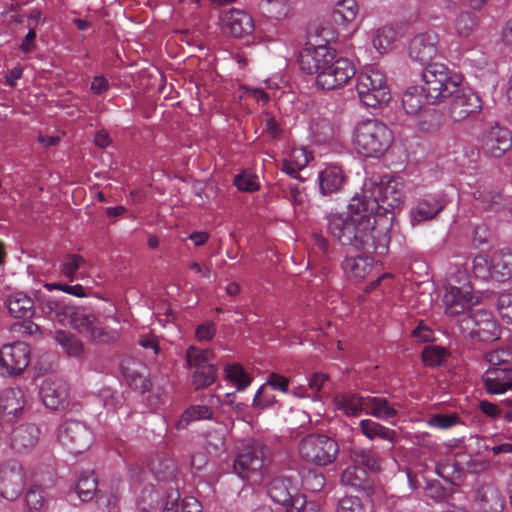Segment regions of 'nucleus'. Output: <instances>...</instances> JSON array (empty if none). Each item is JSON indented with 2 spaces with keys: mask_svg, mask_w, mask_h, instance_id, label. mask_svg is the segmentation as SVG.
Here are the masks:
<instances>
[{
  "mask_svg": "<svg viewBox=\"0 0 512 512\" xmlns=\"http://www.w3.org/2000/svg\"><path fill=\"white\" fill-rule=\"evenodd\" d=\"M459 329L464 338L472 343H490L500 338V326L494 315L483 309L469 310L459 320Z\"/></svg>",
  "mask_w": 512,
  "mask_h": 512,
  "instance_id": "obj_7",
  "label": "nucleus"
},
{
  "mask_svg": "<svg viewBox=\"0 0 512 512\" xmlns=\"http://www.w3.org/2000/svg\"><path fill=\"white\" fill-rule=\"evenodd\" d=\"M477 505L482 512H502L504 498L497 487L491 484L483 485L477 491Z\"/></svg>",
  "mask_w": 512,
  "mask_h": 512,
  "instance_id": "obj_29",
  "label": "nucleus"
},
{
  "mask_svg": "<svg viewBox=\"0 0 512 512\" xmlns=\"http://www.w3.org/2000/svg\"><path fill=\"white\" fill-rule=\"evenodd\" d=\"M422 80L425 99L430 104L454 95L462 82L461 77L452 75L448 67L440 63L427 65L422 72Z\"/></svg>",
  "mask_w": 512,
  "mask_h": 512,
  "instance_id": "obj_5",
  "label": "nucleus"
},
{
  "mask_svg": "<svg viewBox=\"0 0 512 512\" xmlns=\"http://www.w3.org/2000/svg\"><path fill=\"white\" fill-rule=\"evenodd\" d=\"M336 512H367L362 500L356 496H345L337 505Z\"/></svg>",
  "mask_w": 512,
  "mask_h": 512,
  "instance_id": "obj_58",
  "label": "nucleus"
},
{
  "mask_svg": "<svg viewBox=\"0 0 512 512\" xmlns=\"http://www.w3.org/2000/svg\"><path fill=\"white\" fill-rule=\"evenodd\" d=\"M354 197L363 199V206L372 216H386L394 214V210L403 203V185L396 179L381 180L379 183L369 181L364 185L363 194Z\"/></svg>",
  "mask_w": 512,
  "mask_h": 512,
  "instance_id": "obj_4",
  "label": "nucleus"
},
{
  "mask_svg": "<svg viewBox=\"0 0 512 512\" xmlns=\"http://www.w3.org/2000/svg\"><path fill=\"white\" fill-rule=\"evenodd\" d=\"M488 394L499 395L512 390V368L490 367L482 376Z\"/></svg>",
  "mask_w": 512,
  "mask_h": 512,
  "instance_id": "obj_22",
  "label": "nucleus"
},
{
  "mask_svg": "<svg viewBox=\"0 0 512 512\" xmlns=\"http://www.w3.org/2000/svg\"><path fill=\"white\" fill-rule=\"evenodd\" d=\"M472 291L471 284H464V286H447L443 295L446 315L455 317L472 310L470 308L473 301Z\"/></svg>",
  "mask_w": 512,
  "mask_h": 512,
  "instance_id": "obj_16",
  "label": "nucleus"
},
{
  "mask_svg": "<svg viewBox=\"0 0 512 512\" xmlns=\"http://www.w3.org/2000/svg\"><path fill=\"white\" fill-rule=\"evenodd\" d=\"M477 24V16L471 12L465 11L460 13L456 18L454 28L459 37L469 38L475 31Z\"/></svg>",
  "mask_w": 512,
  "mask_h": 512,
  "instance_id": "obj_49",
  "label": "nucleus"
},
{
  "mask_svg": "<svg viewBox=\"0 0 512 512\" xmlns=\"http://www.w3.org/2000/svg\"><path fill=\"white\" fill-rule=\"evenodd\" d=\"M445 356V350L439 346H428L422 352L423 362L431 367L441 365Z\"/></svg>",
  "mask_w": 512,
  "mask_h": 512,
  "instance_id": "obj_56",
  "label": "nucleus"
},
{
  "mask_svg": "<svg viewBox=\"0 0 512 512\" xmlns=\"http://www.w3.org/2000/svg\"><path fill=\"white\" fill-rule=\"evenodd\" d=\"M492 279L505 282L512 277V251L499 250L491 257Z\"/></svg>",
  "mask_w": 512,
  "mask_h": 512,
  "instance_id": "obj_33",
  "label": "nucleus"
},
{
  "mask_svg": "<svg viewBox=\"0 0 512 512\" xmlns=\"http://www.w3.org/2000/svg\"><path fill=\"white\" fill-rule=\"evenodd\" d=\"M312 159V154L304 147L291 149L288 158L283 160L282 171L293 178L301 180L299 171L303 170Z\"/></svg>",
  "mask_w": 512,
  "mask_h": 512,
  "instance_id": "obj_32",
  "label": "nucleus"
},
{
  "mask_svg": "<svg viewBox=\"0 0 512 512\" xmlns=\"http://www.w3.org/2000/svg\"><path fill=\"white\" fill-rule=\"evenodd\" d=\"M268 495L277 504L285 506L286 512L295 508V500L298 497H305L299 494L292 485L289 477L278 476L273 478L268 485Z\"/></svg>",
  "mask_w": 512,
  "mask_h": 512,
  "instance_id": "obj_19",
  "label": "nucleus"
},
{
  "mask_svg": "<svg viewBox=\"0 0 512 512\" xmlns=\"http://www.w3.org/2000/svg\"><path fill=\"white\" fill-rule=\"evenodd\" d=\"M187 363L190 368L196 369L201 366H213L210 363L214 358L212 349H200L195 346L188 348L186 352Z\"/></svg>",
  "mask_w": 512,
  "mask_h": 512,
  "instance_id": "obj_47",
  "label": "nucleus"
},
{
  "mask_svg": "<svg viewBox=\"0 0 512 512\" xmlns=\"http://www.w3.org/2000/svg\"><path fill=\"white\" fill-rule=\"evenodd\" d=\"M40 396L46 408L64 409L68 405V384L63 379L46 378L41 384Z\"/></svg>",
  "mask_w": 512,
  "mask_h": 512,
  "instance_id": "obj_17",
  "label": "nucleus"
},
{
  "mask_svg": "<svg viewBox=\"0 0 512 512\" xmlns=\"http://www.w3.org/2000/svg\"><path fill=\"white\" fill-rule=\"evenodd\" d=\"M368 473L365 468L358 465L347 467L341 474V482L353 488H366Z\"/></svg>",
  "mask_w": 512,
  "mask_h": 512,
  "instance_id": "obj_42",
  "label": "nucleus"
},
{
  "mask_svg": "<svg viewBox=\"0 0 512 512\" xmlns=\"http://www.w3.org/2000/svg\"><path fill=\"white\" fill-rule=\"evenodd\" d=\"M130 365L141 366L139 363L136 362H128L127 364L123 363L121 365L122 374L128 385L134 390L140 391L142 394L150 392V380L142 373H140L137 369L131 367Z\"/></svg>",
  "mask_w": 512,
  "mask_h": 512,
  "instance_id": "obj_37",
  "label": "nucleus"
},
{
  "mask_svg": "<svg viewBox=\"0 0 512 512\" xmlns=\"http://www.w3.org/2000/svg\"><path fill=\"white\" fill-rule=\"evenodd\" d=\"M9 313L14 318L30 319L35 314L34 300L24 292H14L6 300Z\"/></svg>",
  "mask_w": 512,
  "mask_h": 512,
  "instance_id": "obj_30",
  "label": "nucleus"
},
{
  "mask_svg": "<svg viewBox=\"0 0 512 512\" xmlns=\"http://www.w3.org/2000/svg\"><path fill=\"white\" fill-rule=\"evenodd\" d=\"M448 107V117L453 123H461L478 115L483 108L480 96L469 88L458 87V91L451 96Z\"/></svg>",
  "mask_w": 512,
  "mask_h": 512,
  "instance_id": "obj_12",
  "label": "nucleus"
},
{
  "mask_svg": "<svg viewBox=\"0 0 512 512\" xmlns=\"http://www.w3.org/2000/svg\"><path fill=\"white\" fill-rule=\"evenodd\" d=\"M298 61L301 70L316 75L317 87L327 91L345 86L355 75L353 63L336 58V50L327 45L303 49Z\"/></svg>",
  "mask_w": 512,
  "mask_h": 512,
  "instance_id": "obj_2",
  "label": "nucleus"
},
{
  "mask_svg": "<svg viewBox=\"0 0 512 512\" xmlns=\"http://www.w3.org/2000/svg\"><path fill=\"white\" fill-rule=\"evenodd\" d=\"M376 419L389 421L398 416L396 405L384 396H366V413Z\"/></svg>",
  "mask_w": 512,
  "mask_h": 512,
  "instance_id": "obj_31",
  "label": "nucleus"
},
{
  "mask_svg": "<svg viewBox=\"0 0 512 512\" xmlns=\"http://www.w3.org/2000/svg\"><path fill=\"white\" fill-rule=\"evenodd\" d=\"M268 461L269 448L260 441H252L239 449L233 469L240 478L256 482L261 480Z\"/></svg>",
  "mask_w": 512,
  "mask_h": 512,
  "instance_id": "obj_8",
  "label": "nucleus"
},
{
  "mask_svg": "<svg viewBox=\"0 0 512 512\" xmlns=\"http://www.w3.org/2000/svg\"><path fill=\"white\" fill-rule=\"evenodd\" d=\"M318 180L322 194L328 195L342 190L346 175L341 167L330 165L319 173Z\"/></svg>",
  "mask_w": 512,
  "mask_h": 512,
  "instance_id": "obj_28",
  "label": "nucleus"
},
{
  "mask_svg": "<svg viewBox=\"0 0 512 512\" xmlns=\"http://www.w3.org/2000/svg\"><path fill=\"white\" fill-rule=\"evenodd\" d=\"M86 334L94 342L102 344L113 342L117 337L116 332L107 330L98 318H96Z\"/></svg>",
  "mask_w": 512,
  "mask_h": 512,
  "instance_id": "obj_53",
  "label": "nucleus"
},
{
  "mask_svg": "<svg viewBox=\"0 0 512 512\" xmlns=\"http://www.w3.org/2000/svg\"><path fill=\"white\" fill-rule=\"evenodd\" d=\"M423 87L410 86L402 95V106L407 114H416L424 106L426 99Z\"/></svg>",
  "mask_w": 512,
  "mask_h": 512,
  "instance_id": "obj_39",
  "label": "nucleus"
},
{
  "mask_svg": "<svg viewBox=\"0 0 512 512\" xmlns=\"http://www.w3.org/2000/svg\"><path fill=\"white\" fill-rule=\"evenodd\" d=\"M223 26L235 38L251 35L255 29L253 18L244 10L230 9L222 14Z\"/></svg>",
  "mask_w": 512,
  "mask_h": 512,
  "instance_id": "obj_21",
  "label": "nucleus"
},
{
  "mask_svg": "<svg viewBox=\"0 0 512 512\" xmlns=\"http://www.w3.org/2000/svg\"><path fill=\"white\" fill-rule=\"evenodd\" d=\"M166 493L151 484L143 487L136 502L138 510L155 512L165 500Z\"/></svg>",
  "mask_w": 512,
  "mask_h": 512,
  "instance_id": "obj_35",
  "label": "nucleus"
},
{
  "mask_svg": "<svg viewBox=\"0 0 512 512\" xmlns=\"http://www.w3.org/2000/svg\"><path fill=\"white\" fill-rule=\"evenodd\" d=\"M148 468L151 473L161 481H166L172 478L176 471L175 462L165 455L154 456L150 460Z\"/></svg>",
  "mask_w": 512,
  "mask_h": 512,
  "instance_id": "obj_38",
  "label": "nucleus"
},
{
  "mask_svg": "<svg viewBox=\"0 0 512 512\" xmlns=\"http://www.w3.org/2000/svg\"><path fill=\"white\" fill-rule=\"evenodd\" d=\"M497 308L500 316L507 323H512V294L502 293L500 294L497 302Z\"/></svg>",
  "mask_w": 512,
  "mask_h": 512,
  "instance_id": "obj_61",
  "label": "nucleus"
},
{
  "mask_svg": "<svg viewBox=\"0 0 512 512\" xmlns=\"http://www.w3.org/2000/svg\"><path fill=\"white\" fill-rule=\"evenodd\" d=\"M394 141L392 130L377 119L359 122L353 133V145L356 152L366 158H380Z\"/></svg>",
  "mask_w": 512,
  "mask_h": 512,
  "instance_id": "obj_3",
  "label": "nucleus"
},
{
  "mask_svg": "<svg viewBox=\"0 0 512 512\" xmlns=\"http://www.w3.org/2000/svg\"><path fill=\"white\" fill-rule=\"evenodd\" d=\"M358 14V4L355 0H341L333 10V19L336 23L347 24L352 22Z\"/></svg>",
  "mask_w": 512,
  "mask_h": 512,
  "instance_id": "obj_41",
  "label": "nucleus"
},
{
  "mask_svg": "<svg viewBox=\"0 0 512 512\" xmlns=\"http://www.w3.org/2000/svg\"><path fill=\"white\" fill-rule=\"evenodd\" d=\"M338 443L324 434H309L298 444V453L302 460L326 466L333 463L338 455Z\"/></svg>",
  "mask_w": 512,
  "mask_h": 512,
  "instance_id": "obj_9",
  "label": "nucleus"
},
{
  "mask_svg": "<svg viewBox=\"0 0 512 512\" xmlns=\"http://www.w3.org/2000/svg\"><path fill=\"white\" fill-rule=\"evenodd\" d=\"M472 270L475 276L478 278H492L491 259L489 260L486 255L481 254L475 256L473 259Z\"/></svg>",
  "mask_w": 512,
  "mask_h": 512,
  "instance_id": "obj_57",
  "label": "nucleus"
},
{
  "mask_svg": "<svg viewBox=\"0 0 512 512\" xmlns=\"http://www.w3.org/2000/svg\"><path fill=\"white\" fill-rule=\"evenodd\" d=\"M511 147L512 133L508 128L494 123L484 131L481 139V148L484 154L499 158Z\"/></svg>",
  "mask_w": 512,
  "mask_h": 512,
  "instance_id": "obj_15",
  "label": "nucleus"
},
{
  "mask_svg": "<svg viewBox=\"0 0 512 512\" xmlns=\"http://www.w3.org/2000/svg\"><path fill=\"white\" fill-rule=\"evenodd\" d=\"M226 377L237 387L238 390L246 389L250 383L251 378L239 364L226 365Z\"/></svg>",
  "mask_w": 512,
  "mask_h": 512,
  "instance_id": "obj_52",
  "label": "nucleus"
},
{
  "mask_svg": "<svg viewBox=\"0 0 512 512\" xmlns=\"http://www.w3.org/2000/svg\"><path fill=\"white\" fill-rule=\"evenodd\" d=\"M356 91L361 103L370 108L381 107L391 99L385 73L374 66L367 67L358 75Z\"/></svg>",
  "mask_w": 512,
  "mask_h": 512,
  "instance_id": "obj_6",
  "label": "nucleus"
},
{
  "mask_svg": "<svg viewBox=\"0 0 512 512\" xmlns=\"http://www.w3.org/2000/svg\"><path fill=\"white\" fill-rule=\"evenodd\" d=\"M490 466V460L482 455H474L467 461V469L470 473L479 474L487 470Z\"/></svg>",
  "mask_w": 512,
  "mask_h": 512,
  "instance_id": "obj_62",
  "label": "nucleus"
},
{
  "mask_svg": "<svg viewBox=\"0 0 512 512\" xmlns=\"http://www.w3.org/2000/svg\"><path fill=\"white\" fill-rule=\"evenodd\" d=\"M484 359L491 367H501L512 361V348L507 346L491 350L485 353Z\"/></svg>",
  "mask_w": 512,
  "mask_h": 512,
  "instance_id": "obj_54",
  "label": "nucleus"
},
{
  "mask_svg": "<svg viewBox=\"0 0 512 512\" xmlns=\"http://www.w3.org/2000/svg\"><path fill=\"white\" fill-rule=\"evenodd\" d=\"M263 8L268 17L284 20L292 14L291 0H265Z\"/></svg>",
  "mask_w": 512,
  "mask_h": 512,
  "instance_id": "obj_45",
  "label": "nucleus"
},
{
  "mask_svg": "<svg viewBox=\"0 0 512 512\" xmlns=\"http://www.w3.org/2000/svg\"><path fill=\"white\" fill-rule=\"evenodd\" d=\"M376 262L370 256L346 257L342 263L343 270L348 278L362 281L374 269Z\"/></svg>",
  "mask_w": 512,
  "mask_h": 512,
  "instance_id": "obj_27",
  "label": "nucleus"
},
{
  "mask_svg": "<svg viewBox=\"0 0 512 512\" xmlns=\"http://www.w3.org/2000/svg\"><path fill=\"white\" fill-rule=\"evenodd\" d=\"M350 457L355 465L368 468L371 471H377L380 469L379 458L369 449L355 448L351 450Z\"/></svg>",
  "mask_w": 512,
  "mask_h": 512,
  "instance_id": "obj_44",
  "label": "nucleus"
},
{
  "mask_svg": "<svg viewBox=\"0 0 512 512\" xmlns=\"http://www.w3.org/2000/svg\"><path fill=\"white\" fill-rule=\"evenodd\" d=\"M460 422L459 416L452 414H435L428 420V425L439 429H449Z\"/></svg>",
  "mask_w": 512,
  "mask_h": 512,
  "instance_id": "obj_59",
  "label": "nucleus"
},
{
  "mask_svg": "<svg viewBox=\"0 0 512 512\" xmlns=\"http://www.w3.org/2000/svg\"><path fill=\"white\" fill-rule=\"evenodd\" d=\"M56 340L67 353L68 356L77 357L84 352V345L81 340L68 331H58Z\"/></svg>",
  "mask_w": 512,
  "mask_h": 512,
  "instance_id": "obj_43",
  "label": "nucleus"
},
{
  "mask_svg": "<svg viewBox=\"0 0 512 512\" xmlns=\"http://www.w3.org/2000/svg\"><path fill=\"white\" fill-rule=\"evenodd\" d=\"M375 223L374 217L363 206L362 198L353 197L347 212H331L327 216L328 232L341 245L384 254L388 237L375 228Z\"/></svg>",
  "mask_w": 512,
  "mask_h": 512,
  "instance_id": "obj_1",
  "label": "nucleus"
},
{
  "mask_svg": "<svg viewBox=\"0 0 512 512\" xmlns=\"http://www.w3.org/2000/svg\"><path fill=\"white\" fill-rule=\"evenodd\" d=\"M474 199L481 209L489 213L502 214L506 212L509 198L501 192L486 186L478 187L473 193Z\"/></svg>",
  "mask_w": 512,
  "mask_h": 512,
  "instance_id": "obj_25",
  "label": "nucleus"
},
{
  "mask_svg": "<svg viewBox=\"0 0 512 512\" xmlns=\"http://www.w3.org/2000/svg\"><path fill=\"white\" fill-rule=\"evenodd\" d=\"M30 362V348L25 342L17 341L0 348V375L18 376Z\"/></svg>",
  "mask_w": 512,
  "mask_h": 512,
  "instance_id": "obj_13",
  "label": "nucleus"
},
{
  "mask_svg": "<svg viewBox=\"0 0 512 512\" xmlns=\"http://www.w3.org/2000/svg\"><path fill=\"white\" fill-rule=\"evenodd\" d=\"M201 402V404L189 406L181 414L176 423L177 429H185L193 421L212 419L214 409L218 408L221 404L220 399L214 394L205 396Z\"/></svg>",
  "mask_w": 512,
  "mask_h": 512,
  "instance_id": "obj_20",
  "label": "nucleus"
},
{
  "mask_svg": "<svg viewBox=\"0 0 512 512\" xmlns=\"http://www.w3.org/2000/svg\"><path fill=\"white\" fill-rule=\"evenodd\" d=\"M503 405H507V406H511L512 407V400L509 399V400H505L504 402L501 403V405H498V404H495V403H492L488 400H481L479 402V410L488 418L492 419V420H496L498 419L502 412H503V409H502V406Z\"/></svg>",
  "mask_w": 512,
  "mask_h": 512,
  "instance_id": "obj_60",
  "label": "nucleus"
},
{
  "mask_svg": "<svg viewBox=\"0 0 512 512\" xmlns=\"http://www.w3.org/2000/svg\"><path fill=\"white\" fill-rule=\"evenodd\" d=\"M425 495L435 501H439L447 496V490L439 481H430L425 487Z\"/></svg>",
  "mask_w": 512,
  "mask_h": 512,
  "instance_id": "obj_64",
  "label": "nucleus"
},
{
  "mask_svg": "<svg viewBox=\"0 0 512 512\" xmlns=\"http://www.w3.org/2000/svg\"><path fill=\"white\" fill-rule=\"evenodd\" d=\"M310 129L316 143H327L334 137V128L328 119L314 121Z\"/></svg>",
  "mask_w": 512,
  "mask_h": 512,
  "instance_id": "obj_50",
  "label": "nucleus"
},
{
  "mask_svg": "<svg viewBox=\"0 0 512 512\" xmlns=\"http://www.w3.org/2000/svg\"><path fill=\"white\" fill-rule=\"evenodd\" d=\"M70 323L74 329L86 334L96 320V316L87 308H76L70 314Z\"/></svg>",
  "mask_w": 512,
  "mask_h": 512,
  "instance_id": "obj_48",
  "label": "nucleus"
},
{
  "mask_svg": "<svg viewBox=\"0 0 512 512\" xmlns=\"http://www.w3.org/2000/svg\"><path fill=\"white\" fill-rule=\"evenodd\" d=\"M25 501L29 510H40L45 502L43 489L38 485H31L25 494Z\"/></svg>",
  "mask_w": 512,
  "mask_h": 512,
  "instance_id": "obj_55",
  "label": "nucleus"
},
{
  "mask_svg": "<svg viewBox=\"0 0 512 512\" xmlns=\"http://www.w3.org/2000/svg\"><path fill=\"white\" fill-rule=\"evenodd\" d=\"M336 409L347 417H358L366 413V396L354 392L340 393L334 397Z\"/></svg>",
  "mask_w": 512,
  "mask_h": 512,
  "instance_id": "obj_26",
  "label": "nucleus"
},
{
  "mask_svg": "<svg viewBox=\"0 0 512 512\" xmlns=\"http://www.w3.org/2000/svg\"><path fill=\"white\" fill-rule=\"evenodd\" d=\"M26 484V473L22 464L10 459L0 466V497L15 501L22 494Z\"/></svg>",
  "mask_w": 512,
  "mask_h": 512,
  "instance_id": "obj_11",
  "label": "nucleus"
},
{
  "mask_svg": "<svg viewBox=\"0 0 512 512\" xmlns=\"http://www.w3.org/2000/svg\"><path fill=\"white\" fill-rule=\"evenodd\" d=\"M446 205L447 200L443 193L425 195L410 211L412 226L434 219Z\"/></svg>",
  "mask_w": 512,
  "mask_h": 512,
  "instance_id": "obj_18",
  "label": "nucleus"
},
{
  "mask_svg": "<svg viewBox=\"0 0 512 512\" xmlns=\"http://www.w3.org/2000/svg\"><path fill=\"white\" fill-rule=\"evenodd\" d=\"M361 433L369 440L376 438L386 440L392 445L397 441V432L372 419H363L359 422Z\"/></svg>",
  "mask_w": 512,
  "mask_h": 512,
  "instance_id": "obj_34",
  "label": "nucleus"
},
{
  "mask_svg": "<svg viewBox=\"0 0 512 512\" xmlns=\"http://www.w3.org/2000/svg\"><path fill=\"white\" fill-rule=\"evenodd\" d=\"M57 439L68 452L78 454L90 448L94 437L83 422L67 420L59 426Z\"/></svg>",
  "mask_w": 512,
  "mask_h": 512,
  "instance_id": "obj_10",
  "label": "nucleus"
},
{
  "mask_svg": "<svg viewBox=\"0 0 512 512\" xmlns=\"http://www.w3.org/2000/svg\"><path fill=\"white\" fill-rule=\"evenodd\" d=\"M275 401V396L269 393L265 386H261L256 392L253 403L255 407L266 408L274 404Z\"/></svg>",
  "mask_w": 512,
  "mask_h": 512,
  "instance_id": "obj_63",
  "label": "nucleus"
},
{
  "mask_svg": "<svg viewBox=\"0 0 512 512\" xmlns=\"http://www.w3.org/2000/svg\"><path fill=\"white\" fill-rule=\"evenodd\" d=\"M40 430L35 424L27 423L14 428L10 436V446L18 454H24L36 447Z\"/></svg>",
  "mask_w": 512,
  "mask_h": 512,
  "instance_id": "obj_24",
  "label": "nucleus"
},
{
  "mask_svg": "<svg viewBox=\"0 0 512 512\" xmlns=\"http://www.w3.org/2000/svg\"><path fill=\"white\" fill-rule=\"evenodd\" d=\"M24 392L20 388H9L0 395V418L6 422H12L18 418L24 409Z\"/></svg>",
  "mask_w": 512,
  "mask_h": 512,
  "instance_id": "obj_23",
  "label": "nucleus"
},
{
  "mask_svg": "<svg viewBox=\"0 0 512 512\" xmlns=\"http://www.w3.org/2000/svg\"><path fill=\"white\" fill-rule=\"evenodd\" d=\"M440 38L433 30L416 34L409 42L408 55L414 62L431 64L439 53Z\"/></svg>",
  "mask_w": 512,
  "mask_h": 512,
  "instance_id": "obj_14",
  "label": "nucleus"
},
{
  "mask_svg": "<svg viewBox=\"0 0 512 512\" xmlns=\"http://www.w3.org/2000/svg\"><path fill=\"white\" fill-rule=\"evenodd\" d=\"M398 31L391 25L378 28L372 38V45L379 54H386L394 48Z\"/></svg>",
  "mask_w": 512,
  "mask_h": 512,
  "instance_id": "obj_36",
  "label": "nucleus"
},
{
  "mask_svg": "<svg viewBox=\"0 0 512 512\" xmlns=\"http://www.w3.org/2000/svg\"><path fill=\"white\" fill-rule=\"evenodd\" d=\"M85 263L84 258L78 254L67 255L60 265V273L70 282L76 279L77 272Z\"/></svg>",
  "mask_w": 512,
  "mask_h": 512,
  "instance_id": "obj_51",
  "label": "nucleus"
},
{
  "mask_svg": "<svg viewBox=\"0 0 512 512\" xmlns=\"http://www.w3.org/2000/svg\"><path fill=\"white\" fill-rule=\"evenodd\" d=\"M218 374V367L216 365L213 366H201L194 369L192 375V383L196 390L204 389L212 385L216 379Z\"/></svg>",
  "mask_w": 512,
  "mask_h": 512,
  "instance_id": "obj_46",
  "label": "nucleus"
},
{
  "mask_svg": "<svg viewBox=\"0 0 512 512\" xmlns=\"http://www.w3.org/2000/svg\"><path fill=\"white\" fill-rule=\"evenodd\" d=\"M98 481L93 471L83 472L76 484V492L78 497L83 502H88L93 499L97 491Z\"/></svg>",
  "mask_w": 512,
  "mask_h": 512,
  "instance_id": "obj_40",
  "label": "nucleus"
}]
</instances>
